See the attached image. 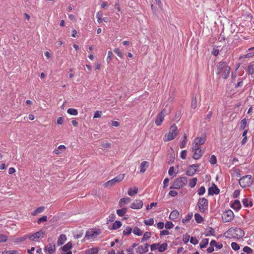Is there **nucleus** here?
<instances>
[{
  "label": "nucleus",
  "mask_w": 254,
  "mask_h": 254,
  "mask_svg": "<svg viewBox=\"0 0 254 254\" xmlns=\"http://www.w3.org/2000/svg\"><path fill=\"white\" fill-rule=\"evenodd\" d=\"M217 74H222V77L224 79H226L229 74L230 67L225 62H220L217 65Z\"/></svg>",
  "instance_id": "1"
},
{
  "label": "nucleus",
  "mask_w": 254,
  "mask_h": 254,
  "mask_svg": "<svg viewBox=\"0 0 254 254\" xmlns=\"http://www.w3.org/2000/svg\"><path fill=\"white\" fill-rule=\"evenodd\" d=\"M188 182V179L185 177H182L177 178L173 182L170 189H179L182 188Z\"/></svg>",
  "instance_id": "2"
},
{
  "label": "nucleus",
  "mask_w": 254,
  "mask_h": 254,
  "mask_svg": "<svg viewBox=\"0 0 254 254\" xmlns=\"http://www.w3.org/2000/svg\"><path fill=\"white\" fill-rule=\"evenodd\" d=\"M178 133V128L175 124L173 125L170 128L169 132L165 135V141L172 140L175 138Z\"/></svg>",
  "instance_id": "3"
},
{
  "label": "nucleus",
  "mask_w": 254,
  "mask_h": 254,
  "mask_svg": "<svg viewBox=\"0 0 254 254\" xmlns=\"http://www.w3.org/2000/svg\"><path fill=\"white\" fill-rule=\"evenodd\" d=\"M225 234H231L234 237L240 239L244 236L245 232L243 230L239 228H231Z\"/></svg>",
  "instance_id": "4"
},
{
  "label": "nucleus",
  "mask_w": 254,
  "mask_h": 254,
  "mask_svg": "<svg viewBox=\"0 0 254 254\" xmlns=\"http://www.w3.org/2000/svg\"><path fill=\"white\" fill-rule=\"evenodd\" d=\"M253 183L252 176L251 175H246L240 179L239 184L243 188L249 187Z\"/></svg>",
  "instance_id": "5"
},
{
  "label": "nucleus",
  "mask_w": 254,
  "mask_h": 254,
  "mask_svg": "<svg viewBox=\"0 0 254 254\" xmlns=\"http://www.w3.org/2000/svg\"><path fill=\"white\" fill-rule=\"evenodd\" d=\"M208 200L204 197L198 199L197 206L200 212H204L208 208Z\"/></svg>",
  "instance_id": "6"
},
{
  "label": "nucleus",
  "mask_w": 254,
  "mask_h": 254,
  "mask_svg": "<svg viewBox=\"0 0 254 254\" xmlns=\"http://www.w3.org/2000/svg\"><path fill=\"white\" fill-rule=\"evenodd\" d=\"M125 174H120L117 177L114 178V179L108 181L105 184L104 186L105 187H110L115 185L116 183H118L122 181L124 177Z\"/></svg>",
  "instance_id": "7"
},
{
  "label": "nucleus",
  "mask_w": 254,
  "mask_h": 254,
  "mask_svg": "<svg viewBox=\"0 0 254 254\" xmlns=\"http://www.w3.org/2000/svg\"><path fill=\"white\" fill-rule=\"evenodd\" d=\"M234 217V213L231 210H227L222 214V219L226 222H230Z\"/></svg>",
  "instance_id": "8"
},
{
  "label": "nucleus",
  "mask_w": 254,
  "mask_h": 254,
  "mask_svg": "<svg viewBox=\"0 0 254 254\" xmlns=\"http://www.w3.org/2000/svg\"><path fill=\"white\" fill-rule=\"evenodd\" d=\"M167 114V111L165 109H164L162 110V111L159 114L156 119L155 120V124L157 126H160L162 122H163L165 115Z\"/></svg>",
  "instance_id": "9"
},
{
  "label": "nucleus",
  "mask_w": 254,
  "mask_h": 254,
  "mask_svg": "<svg viewBox=\"0 0 254 254\" xmlns=\"http://www.w3.org/2000/svg\"><path fill=\"white\" fill-rule=\"evenodd\" d=\"M101 233V231L99 229H97L95 231L90 230L87 231L86 233L85 238L89 239L91 238H93L99 235Z\"/></svg>",
  "instance_id": "10"
},
{
  "label": "nucleus",
  "mask_w": 254,
  "mask_h": 254,
  "mask_svg": "<svg viewBox=\"0 0 254 254\" xmlns=\"http://www.w3.org/2000/svg\"><path fill=\"white\" fill-rule=\"evenodd\" d=\"M199 167L198 165H191L189 166V169L188 171L186 172V174L189 176H191L193 174H195V173L196 171V168Z\"/></svg>",
  "instance_id": "11"
},
{
  "label": "nucleus",
  "mask_w": 254,
  "mask_h": 254,
  "mask_svg": "<svg viewBox=\"0 0 254 254\" xmlns=\"http://www.w3.org/2000/svg\"><path fill=\"white\" fill-rule=\"evenodd\" d=\"M44 233L42 231H41L37 232L36 233H35V234H34L32 235H31V236L26 235V236H25V237H26V238H29L31 241H35L36 239H38L40 237L43 238L44 236Z\"/></svg>",
  "instance_id": "12"
},
{
  "label": "nucleus",
  "mask_w": 254,
  "mask_h": 254,
  "mask_svg": "<svg viewBox=\"0 0 254 254\" xmlns=\"http://www.w3.org/2000/svg\"><path fill=\"white\" fill-rule=\"evenodd\" d=\"M220 190L215 184H213L211 187L208 189V194L213 195L214 194H217L219 193Z\"/></svg>",
  "instance_id": "13"
},
{
  "label": "nucleus",
  "mask_w": 254,
  "mask_h": 254,
  "mask_svg": "<svg viewBox=\"0 0 254 254\" xmlns=\"http://www.w3.org/2000/svg\"><path fill=\"white\" fill-rule=\"evenodd\" d=\"M149 246V245L148 244H145L144 247L140 246L136 249V252L140 254L147 252L148 251Z\"/></svg>",
  "instance_id": "14"
},
{
  "label": "nucleus",
  "mask_w": 254,
  "mask_h": 254,
  "mask_svg": "<svg viewBox=\"0 0 254 254\" xmlns=\"http://www.w3.org/2000/svg\"><path fill=\"white\" fill-rule=\"evenodd\" d=\"M55 250V245L53 243L49 244L46 247H45L44 249V251L45 252H47L50 254L53 253Z\"/></svg>",
  "instance_id": "15"
},
{
  "label": "nucleus",
  "mask_w": 254,
  "mask_h": 254,
  "mask_svg": "<svg viewBox=\"0 0 254 254\" xmlns=\"http://www.w3.org/2000/svg\"><path fill=\"white\" fill-rule=\"evenodd\" d=\"M143 204V202L141 200H136L134 202L131 204L130 207L132 209H139L142 207Z\"/></svg>",
  "instance_id": "16"
},
{
  "label": "nucleus",
  "mask_w": 254,
  "mask_h": 254,
  "mask_svg": "<svg viewBox=\"0 0 254 254\" xmlns=\"http://www.w3.org/2000/svg\"><path fill=\"white\" fill-rule=\"evenodd\" d=\"M205 141V137H196L195 138L194 140V144L196 145H201Z\"/></svg>",
  "instance_id": "17"
},
{
  "label": "nucleus",
  "mask_w": 254,
  "mask_h": 254,
  "mask_svg": "<svg viewBox=\"0 0 254 254\" xmlns=\"http://www.w3.org/2000/svg\"><path fill=\"white\" fill-rule=\"evenodd\" d=\"M66 240V236L64 234H62L60 236L59 238L57 241V245L58 246H61L64 244V243Z\"/></svg>",
  "instance_id": "18"
},
{
  "label": "nucleus",
  "mask_w": 254,
  "mask_h": 254,
  "mask_svg": "<svg viewBox=\"0 0 254 254\" xmlns=\"http://www.w3.org/2000/svg\"><path fill=\"white\" fill-rule=\"evenodd\" d=\"M179 216V212L177 210L172 211L169 216V219L174 220L177 219Z\"/></svg>",
  "instance_id": "19"
},
{
  "label": "nucleus",
  "mask_w": 254,
  "mask_h": 254,
  "mask_svg": "<svg viewBox=\"0 0 254 254\" xmlns=\"http://www.w3.org/2000/svg\"><path fill=\"white\" fill-rule=\"evenodd\" d=\"M149 166V163L147 161H143L140 165V173H143Z\"/></svg>",
  "instance_id": "20"
},
{
  "label": "nucleus",
  "mask_w": 254,
  "mask_h": 254,
  "mask_svg": "<svg viewBox=\"0 0 254 254\" xmlns=\"http://www.w3.org/2000/svg\"><path fill=\"white\" fill-rule=\"evenodd\" d=\"M202 152L201 149H198L194 152L192 157L194 159L197 160L199 159L202 155Z\"/></svg>",
  "instance_id": "21"
},
{
  "label": "nucleus",
  "mask_w": 254,
  "mask_h": 254,
  "mask_svg": "<svg viewBox=\"0 0 254 254\" xmlns=\"http://www.w3.org/2000/svg\"><path fill=\"white\" fill-rule=\"evenodd\" d=\"M231 207L236 210H239L241 208L240 202L238 200H235L233 203L231 205Z\"/></svg>",
  "instance_id": "22"
},
{
  "label": "nucleus",
  "mask_w": 254,
  "mask_h": 254,
  "mask_svg": "<svg viewBox=\"0 0 254 254\" xmlns=\"http://www.w3.org/2000/svg\"><path fill=\"white\" fill-rule=\"evenodd\" d=\"M98 252V249L97 248L89 249L86 250V254H97Z\"/></svg>",
  "instance_id": "23"
},
{
  "label": "nucleus",
  "mask_w": 254,
  "mask_h": 254,
  "mask_svg": "<svg viewBox=\"0 0 254 254\" xmlns=\"http://www.w3.org/2000/svg\"><path fill=\"white\" fill-rule=\"evenodd\" d=\"M137 192L138 189L136 187H134L133 190H132L131 188H129L127 191V193L130 196H133L135 195L137 193Z\"/></svg>",
  "instance_id": "24"
},
{
  "label": "nucleus",
  "mask_w": 254,
  "mask_h": 254,
  "mask_svg": "<svg viewBox=\"0 0 254 254\" xmlns=\"http://www.w3.org/2000/svg\"><path fill=\"white\" fill-rule=\"evenodd\" d=\"M72 248V243L71 242L67 243L66 245L62 247V250L64 252H67Z\"/></svg>",
  "instance_id": "25"
},
{
  "label": "nucleus",
  "mask_w": 254,
  "mask_h": 254,
  "mask_svg": "<svg viewBox=\"0 0 254 254\" xmlns=\"http://www.w3.org/2000/svg\"><path fill=\"white\" fill-rule=\"evenodd\" d=\"M127 211V209L126 208H124L121 209H118L117 210V214L120 216H124Z\"/></svg>",
  "instance_id": "26"
},
{
  "label": "nucleus",
  "mask_w": 254,
  "mask_h": 254,
  "mask_svg": "<svg viewBox=\"0 0 254 254\" xmlns=\"http://www.w3.org/2000/svg\"><path fill=\"white\" fill-rule=\"evenodd\" d=\"M205 235L206 236H208L209 235L215 236L214 229L211 227L208 228Z\"/></svg>",
  "instance_id": "27"
},
{
  "label": "nucleus",
  "mask_w": 254,
  "mask_h": 254,
  "mask_svg": "<svg viewBox=\"0 0 254 254\" xmlns=\"http://www.w3.org/2000/svg\"><path fill=\"white\" fill-rule=\"evenodd\" d=\"M194 218L196 221L198 223H200L203 221V218L198 213H195L194 214Z\"/></svg>",
  "instance_id": "28"
},
{
  "label": "nucleus",
  "mask_w": 254,
  "mask_h": 254,
  "mask_svg": "<svg viewBox=\"0 0 254 254\" xmlns=\"http://www.w3.org/2000/svg\"><path fill=\"white\" fill-rule=\"evenodd\" d=\"M167 244L166 243H164L162 244L161 245L159 246L158 247V250L160 252H164L167 248Z\"/></svg>",
  "instance_id": "29"
},
{
  "label": "nucleus",
  "mask_w": 254,
  "mask_h": 254,
  "mask_svg": "<svg viewBox=\"0 0 254 254\" xmlns=\"http://www.w3.org/2000/svg\"><path fill=\"white\" fill-rule=\"evenodd\" d=\"M130 200L131 199L129 197L123 198L120 199L119 204L120 205H121L123 204H127L128 202H129Z\"/></svg>",
  "instance_id": "30"
},
{
  "label": "nucleus",
  "mask_w": 254,
  "mask_h": 254,
  "mask_svg": "<svg viewBox=\"0 0 254 254\" xmlns=\"http://www.w3.org/2000/svg\"><path fill=\"white\" fill-rule=\"evenodd\" d=\"M122 226V223L120 221H116L113 225L112 229L117 230Z\"/></svg>",
  "instance_id": "31"
},
{
  "label": "nucleus",
  "mask_w": 254,
  "mask_h": 254,
  "mask_svg": "<svg viewBox=\"0 0 254 254\" xmlns=\"http://www.w3.org/2000/svg\"><path fill=\"white\" fill-rule=\"evenodd\" d=\"M151 236V233L150 232H146L144 235L143 238L141 239V242H144L146 241L147 239H148L149 238H150Z\"/></svg>",
  "instance_id": "32"
},
{
  "label": "nucleus",
  "mask_w": 254,
  "mask_h": 254,
  "mask_svg": "<svg viewBox=\"0 0 254 254\" xmlns=\"http://www.w3.org/2000/svg\"><path fill=\"white\" fill-rule=\"evenodd\" d=\"M197 181V179L196 178H192L190 180V182L189 183V186L191 188H194L196 184Z\"/></svg>",
  "instance_id": "33"
},
{
  "label": "nucleus",
  "mask_w": 254,
  "mask_h": 254,
  "mask_svg": "<svg viewBox=\"0 0 254 254\" xmlns=\"http://www.w3.org/2000/svg\"><path fill=\"white\" fill-rule=\"evenodd\" d=\"M132 232V229L129 227L127 226L126 227V228L123 231V234L125 236H128L131 234Z\"/></svg>",
  "instance_id": "34"
},
{
  "label": "nucleus",
  "mask_w": 254,
  "mask_h": 254,
  "mask_svg": "<svg viewBox=\"0 0 254 254\" xmlns=\"http://www.w3.org/2000/svg\"><path fill=\"white\" fill-rule=\"evenodd\" d=\"M208 244V239H204L200 243V247L202 249L205 248Z\"/></svg>",
  "instance_id": "35"
},
{
  "label": "nucleus",
  "mask_w": 254,
  "mask_h": 254,
  "mask_svg": "<svg viewBox=\"0 0 254 254\" xmlns=\"http://www.w3.org/2000/svg\"><path fill=\"white\" fill-rule=\"evenodd\" d=\"M67 113L70 115L76 116L78 114L77 110L75 109L69 108L67 111Z\"/></svg>",
  "instance_id": "36"
},
{
  "label": "nucleus",
  "mask_w": 254,
  "mask_h": 254,
  "mask_svg": "<svg viewBox=\"0 0 254 254\" xmlns=\"http://www.w3.org/2000/svg\"><path fill=\"white\" fill-rule=\"evenodd\" d=\"M192 217V213L188 214L185 219H182V222L183 223H188L190 221Z\"/></svg>",
  "instance_id": "37"
},
{
  "label": "nucleus",
  "mask_w": 254,
  "mask_h": 254,
  "mask_svg": "<svg viewBox=\"0 0 254 254\" xmlns=\"http://www.w3.org/2000/svg\"><path fill=\"white\" fill-rule=\"evenodd\" d=\"M187 143V135L185 133L183 137V139L180 143V147L181 148H184Z\"/></svg>",
  "instance_id": "38"
},
{
  "label": "nucleus",
  "mask_w": 254,
  "mask_h": 254,
  "mask_svg": "<svg viewBox=\"0 0 254 254\" xmlns=\"http://www.w3.org/2000/svg\"><path fill=\"white\" fill-rule=\"evenodd\" d=\"M65 146L63 145H60L58 148L54 150V152L56 154H59L61 153V149H65Z\"/></svg>",
  "instance_id": "39"
},
{
  "label": "nucleus",
  "mask_w": 254,
  "mask_h": 254,
  "mask_svg": "<svg viewBox=\"0 0 254 254\" xmlns=\"http://www.w3.org/2000/svg\"><path fill=\"white\" fill-rule=\"evenodd\" d=\"M133 233L136 235H137V236H141L142 235V232L141 231V230L138 227H135L133 231Z\"/></svg>",
  "instance_id": "40"
},
{
  "label": "nucleus",
  "mask_w": 254,
  "mask_h": 254,
  "mask_svg": "<svg viewBox=\"0 0 254 254\" xmlns=\"http://www.w3.org/2000/svg\"><path fill=\"white\" fill-rule=\"evenodd\" d=\"M171 150H172V152L170 153V159L168 161V163L169 164L172 163L175 159V153H174V151L172 148H171Z\"/></svg>",
  "instance_id": "41"
},
{
  "label": "nucleus",
  "mask_w": 254,
  "mask_h": 254,
  "mask_svg": "<svg viewBox=\"0 0 254 254\" xmlns=\"http://www.w3.org/2000/svg\"><path fill=\"white\" fill-rule=\"evenodd\" d=\"M247 124V121L246 119H243L241 122L240 129L241 130H244L246 127Z\"/></svg>",
  "instance_id": "42"
},
{
  "label": "nucleus",
  "mask_w": 254,
  "mask_h": 254,
  "mask_svg": "<svg viewBox=\"0 0 254 254\" xmlns=\"http://www.w3.org/2000/svg\"><path fill=\"white\" fill-rule=\"evenodd\" d=\"M143 222L146 225H153L154 224V219L153 218H150L149 220H144Z\"/></svg>",
  "instance_id": "43"
},
{
  "label": "nucleus",
  "mask_w": 254,
  "mask_h": 254,
  "mask_svg": "<svg viewBox=\"0 0 254 254\" xmlns=\"http://www.w3.org/2000/svg\"><path fill=\"white\" fill-rule=\"evenodd\" d=\"M197 107V100L196 97L195 96L191 101V107L193 109H195Z\"/></svg>",
  "instance_id": "44"
},
{
  "label": "nucleus",
  "mask_w": 254,
  "mask_h": 254,
  "mask_svg": "<svg viewBox=\"0 0 254 254\" xmlns=\"http://www.w3.org/2000/svg\"><path fill=\"white\" fill-rule=\"evenodd\" d=\"M216 162H217V159H216V156L214 155H211L209 159V162L211 164L214 165L216 163Z\"/></svg>",
  "instance_id": "45"
},
{
  "label": "nucleus",
  "mask_w": 254,
  "mask_h": 254,
  "mask_svg": "<svg viewBox=\"0 0 254 254\" xmlns=\"http://www.w3.org/2000/svg\"><path fill=\"white\" fill-rule=\"evenodd\" d=\"M174 226V225L172 223V222H170V221H167L165 225V227L167 229H171L172 228H173Z\"/></svg>",
  "instance_id": "46"
},
{
  "label": "nucleus",
  "mask_w": 254,
  "mask_h": 254,
  "mask_svg": "<svg viewBox=\"0 0 254 254\" xmlns=\"http://www.w3.org/2000/svg\"><path fill=\"white\" fill-rule=\"evenodd\" d=\"M198 194L201 195L203 194L205 192V189L204 187H201L198 190Z\"/></svg>",
  "instance_id": "47"
},
{
  "label": "nucleus",
  "mask_w": 254,
  "mask_h": 254,
  "mask_svg": "<svg viewBox=\"0 0 254 254\" xmlns=\"http://www.w3.org/2000/svg\"><path fill=\"white\" fill-rule=\"evenodd\" d=\"M231 247L232 249L235 251H237L240 249L239 246L235 242L232 243Z\"/></svg>",
  "instance_id": "48"
},
{
  "label": "nucleus",
  "mask_w": 254,
  "mask_h": 254,
  "mask_svg": "<svg viewBox=\"0 0 254 254\" xmlns=\"http://www.w3.org/2000/svg\"><path fill=\"white\" fill-rule=\"evenodd\" d=\"M243 251L244 252L248 254L252 253V251H253V250L251 248H250V247H247V246L243 248Z\"/></svg>",
  "instance_id": "49"
},
{
  "label": "nucleus",
  "mask_w": 254,
  "mask_h": 254,
  "mask_svg": "<svg viewBox=\"0 0 254 254\" xmlns=\"http://www.w3.org/2000/svg\"><path fill=\"white\" fill-rule=\"evenodd\" d=\"M2 254H19L16 251H5Z\"/></svg>",
  "instance_id": "50"
},
{
  "label": "nucleus",
  "mask_w": 254,
  "mask_h": 254,
  "mask_svg": "<svg viewBox=\"0 0 254 254\" xmlns=\"http://www.w3.org/2000/svg\"><path fill=\"white\" fill-rule=\"evenodd\" d=\"M248 71L250 74H252L254 72V68L253 65H250L248 66Z\"/></svg>",
  "instance_id": "51"
},
{
  "label": "nucleus",
  "mask_w": 254,
  "mask_h": 254,
  "mask_svg": "<svg viewBox=\"0 0 254 254\" xmlns=\"http://www.w3.org/2000/svg\"><path fill=\"white\" fill-rule=\"evenodd\" d=\"M190 238V236L188 235V234H186V235L183 236V241L185 243H187L189 241Z\"/></svg>",
  "instance_id": "52"
},
{
  "label": "nucleus",
  "mask_w": 254,
  "mask_h": 254,
  "mask_svg": "<svg viewBox=\"0 0 254 254\" xmlns=\"http://www.w3.org/2000/svg\"><path fill=\"white\" fill-rule=\"evenodd\" d=\"M168 173H169V175H170V176H176V174H174V167H171L169 168Z\"/></svg>",
  "instance_id": "53"
},
{
  "label": "nucleus",
  "mask_w": 254,
  "mask_h": 254,
  "mask_svg": "<svg viewBox=\"0 0 254 254\" xmlns=\"http://www.w3.org/2000/svg\"><path fill=\"white\" fill-rule=\"evenodd\" d=\"M7 239V237L5 235L0 234V242H5Z\"/></svg>",
  "instance_id": "54"
},
{
  "label": "nucleus",
  "mask_w": 254,
  "mask_h": 254,
  "mask_svg": "<svg viewBox=\"0 0 254 254\" xmlns=\"http://www.w3.org/2000/svg\"><path fill=\"white\" fill-rule=\"evenodd\" d=\"M190 243H191L193 245H196L198 243V241L195 237H192L190 238Z\"/></svg>",
  "instance_id": "55"
},
{
  "label": "nucleus",
  "mask_w": 254,
  "mask_h": 254,
  "mask_svg": "<svg viewBox=\"0 0 254 254\" xmlns=\"http://www.w3.org/2000/svg\"><path fill=\"white\" fill-rule=\"evenodd\" d=\"M159 246V244H153L151 245L150 248L151 251H154L156 250L157 249H158V247Z\"/></svg>",
  "instance_id": "56"
},
{
  "label": "nucleus",
  "mask_w": 254,
  "mask_h": 254,
  "mask_svg": "<svg viewBox=\"0 0 254 254\" xmlns=\"http://www.w3.org/2000/svg\"><path fill=\"white\" fill-rule=\"evenodd\" d=\"M114 51L120 57L122 58V52L121 51V50L119 49H118V48L115 49Z\"/></svg>",
  "instance_id": "57"
},
{
  "label": "nucleus",
  "mask_w": 254,
  "mask_h": 254,
  "mask_svg": "<svg viewBox=\"0 0 254 254\" xmlns=\"http://www.w3.org/2000/svg\"><path fill=\"white\" fill-rule=\"evenodd\" d=\"M47 220V217L46 216H43V217L40 218L38 220V223L40 224L41 222H45Z\"/></svg>",
  "instance_id": "58"
},
{
  "label": "nucleus",
  "mask_w": 254,
  "mask_h": 254,
  "mask_svg": "<svg viewBox=\"0 0 254 254\" xmlns=\"http://www.w3.org/2000/svg\"><path fill=\"white\" fill-rule=\"evenodd\" d=\"M157 205V203L156 202H152L150 203V204L149 205H147L146 207V209L147 210H149L150 209H151L152 207L153 206H155Z\"/></svg>",
  "instance_id": "59"
},
{
  "label": "nucleus",
  "mask_w": 254,
  "mask_h": 254,
  "mask_svg": "<svg viewBox=\"0 0 254 254\" xmlns=\"http://www.w3.org/2000/svg\"><path fill=\"white\" fill-rule=\"evenodd\" d=\"M187 156V151L186 150H183L181 153V157L183 159H185Z\"/></svg>",
  "instance_id": "60"
},
{
  "label": "nucleus",
  "mask_w": 254,
  "mask_h": 254,
  "mask_svg": "<svg viewBox=\"0 0 254 254\" xmlns=\"http://www.w3.org/2000/svg\"><path fill=\"white\" fill-rule=\"evenodd\" d=\"M243 205L246 206L248 207L249 205V199L247 198H245L243 200Z\"/></svg>",
  "instance_id": "61"
},
{
  "label": "nucleus",
  "mask_w": 254,
  "mask_h": 254,
  "mask_svg": "<svg viewBox=\"0 0 254 254\" xmlns=\"http://www.w3.org/2000/svg\"><path fill=\"white\" fill-rule=\"evenodd\" d=\"M116 218V216L114 214H111L109 216V219L108 220V222H113Z\"/></svg>",
  "instance_id": "62"
},
{
  "label": "nucleus",
  "mask_w": 254,
  "mask_h": 254,
  "mask_svg": "<svg viewBox=\"0 0 254 254\" xmlns=\"http://www.w3.org/2000/svg\"><path fill=\"white\" fill-rule=\"evenodd\" d=\"M101 116V112L97 111L95 112L94 116V118H100Z\"/></svg>",
  "instance_id": "63"
},
{
  "label": "nucleus",
  "mask_w": 254,
  "mask_h": 254,
  "mask_svg": "<svg viewBox=\"0 0 254 254\" xmlns=\"http://www.w3.org/2000/svg\"><path fill=\"white\" fill-rule=\"evenodd\" d=\"M101 16H102V14L100 13V12H98V13L97 14V17L98 18L97 21H98V22L99 23H101L102 22V19L101 18Z\"/></svg>",
  "instance_id": "64"
}]
</instances>
